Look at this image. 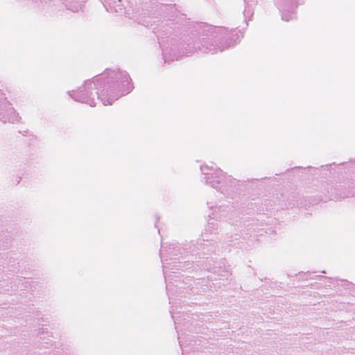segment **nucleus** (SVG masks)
I'll return each mask as SVG.
<instances>
[{"label":"nucleus","mask_w":355,"mask_h":355,"mask_svg":"<svg viewBox=\"0 0 355 355\" xmlns=\"http://www.w3.org/2000/svg\"><path fill=\"white\" fill-rule=\"evenodd\" d=\"M205 51L214 53L216 52V49L215 48L206 47V51Z\"/></svg>","instance_id":"20e7f679"},{"label":"nucleus","mask_w":355,"mask_h":355,"mask_svg":"<svg viewBox=\"0 0 355 355\" xmlns=\"http://www.w3.org/2000/svg\"><path fill=\"white\" fill-rule=\"evenodd\" d=\"M279 6H280L282 12V19L284 20L288 21V20H290L291 19L293 18V16L294 15L293 12L289 14L288 17H287V15L284 13L285 10H286V6L285 5H281Z\"/></svg>","instance_id":"7ed1b4c3"},{"label":"nucleus","mask_w":355,"mask_h":355,"mask_svg":"<svg viewBox=\"0 0 355 355\" xmlns=\"http://www.w3.org/2000/svg\"><path fill=\"white\" fill-rule=\"evenodd\" d=\"M201 171L207 176V182L213 187L221 190L223 185L226 183L224 174L220 171H214L213 173H209L208 171H213L207 166H201Z\"/></svg>","instance_id":"f03ea898"},{"label":"nucleus","mask_w":355,"mask_h":355,"mask_svg":"<svg viewBox=\"0 0 355 355\" xmlns=\"http://www.w3.org/2000/svg\"><path fill=\"white\" fill-rule=\"evenodd\" d=\"M216 31H217L218 32H221V33H223V32H224V31H225V28H221V27H220V28H216Z\"/></svg>","instance_id":"39448f33"},{"label":"nucleus","mask_w":355,"mask_h":355,"mask_svg":"<svg viewBox=\"0 0 355 355\" xmlns=\"http://www.w3.org/2000/svg\"><path fill=\"white\" fill-rule=\"evenodd\" d=\"M130 78L126 72L119 69L107 70L99 77L85 81L77 91L69 92L76 101L95 106V97L104 105H112L119 97L128 94L132 89Z\"/></svg>","instance_id":"f257e3e1"}]
</instances>
